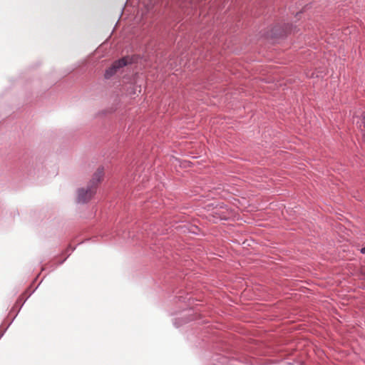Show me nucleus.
Instances as JSON below:
<instances>
[{
  "label": "nucleus",
  "mask_w": 365,
  "mask_h": 365,
  "mask_svg": "<svg viewBox=\"0 0 365 365\" xmlns=\"http://www.w3.org/2000/svg\"><path fill=\"white\" fill-rule=\"evenodd\" d=\"M103 175V168H98L88 184L76 190V202L78 204L88 203L96 194L98 183Z\"/></svg>",
  "instance_id": "1"
},
{
  "label": "nucleus",
  "mask_w": 365,
  "mask_h": 365,
  "mask_svg": "<svg viewBox=\"0 0 365 365\" xmlns=\"http://www.w3.org/2000/svg\"><path fill=\"white\" fill-rule=\"evenodd\" d=\"M43 165L40 160L36 158L24 159L19 166V173L22 177L31 178L36 177L42 169Z\"/></svg>",
  "instance_id": "2"
},
{
  "label": "nucleus",
  "mask_w": 365,
  "mask_h": 365,
  "mask_svg": "<svg viewBox=\"0 0 365 365\" xmlns=\"http://www.w3.org/2000/svg\"><path fill=\"white\" fill-rule=\"evenodd\" d=\"M294 26L292 24H277L270 31L269 36L272 39L278 40L284 38L288 34L292 32Z\"/></svg>",
  "instance_id": "3"
},
{
  "label": "nucleus",
  "mask_w": 365,
  "mask_h": 365,
  "mask_svg": "<svg viewBox=\"0 0 365 365\" xmlns=\"http://www.w3.org/2000/svg\"><path fill=\"white\" fill-rule=\"evenodd\" d=\"M128 64L125 57L121 58L114 61L110 66L106 69L104 77L106 79L112 78L120 68Z\"/></svg>",
  "instance_id": "4"
},
{
  "label": "nucleus",
  "mask_w": 365,
  "mask_h": 365,
  "mask_svg": "<svg viewBox=\"0 0 365 365\" xmlns=\"http://www.w3.org/2000/svg\"><path fill=\"white\" fill-rule=\"evenodd\" d=\"M191 312V309L185 310L182 317L175 319L173 325L176 328H179L182 324L194 320L195 317L192 316Z\"/></svg>",
  "instance_id": "5"
},
{
  "label": "nucleus",
  "mask_w": 365,
  "mask_h": 365,
  "mask_svg": "<svg viewBox=\"0 0 365 365\" xmlns=\"http://www.w3.org/2000/svg\"><path fill=\"white\" fill-rule=\"evenodd\" d=\"M76 247H72L71 246H68V247L66 249V250L63 254H66V256L59 262L56 263V265L52 264L53 269H55L57 266L62 264L66 259L69 257L71 253L75 250Z\"/></svg>",
  "instance_id": "6"
},
{
  "label": "nucleus",
  "mask_w": 365,
  "mask_h": 365,
  "mask_svg": "<svg viewBox=\"0 0 365 365\" xmlns=\"http://www.w3.org/2000/svg\"><path fill=\"white\" fill-rule=\"evenodd\" d=\"M34 292V291L28 296L26 297L24 299H22V297H20L15 305L14 306L13 309H16V307H19L18 308V310H17V312H19L20 309L22 308V307L24 306V303L26 302V301L28 299V298L31 296V294Z\"/></svg>",
  "instance_id": "7"
},
{
  "label": "nucleus",
  "mask_w": 365,
  "mask_h": 365,
  "mask_svg": "<svg viewBox=\"0 0 365 365\" xmlns=\"http://www.w3.org/2000/svg\"><path fill=\"white\" fill-rule=\"evenodd\" d=\"M362 134L363 140L365 143V115H363L361 124L359 125Z\"/></svg>",
  "instance_id": "8"
},
{
  "label": "nucleus",
  "mask_w": 365,
  "mask_h": 365,
  "mask_svg": "<svg viewBox=\"0 0 365 365\" xmlns=\"http://www.w3.org/2000/svg\"><path fill=\"white\" fill-rule=\"evenodd\" d=\"M360 252L361 254H365V247H362L361 250H360Z\"/></svg>",
  "instance_id": "9"
},
{
  "label": "nucleus",
  "mask_w": 365,
  "mask_h": 365,
  "mask_svg": "<svg viewBox=\"0 0 365 365\" xmlns=\"http://www.w3.org/2000/svg\"><path fill=\"white\" fill-rule=\"evenodd\" d=\"M18 313H19V312H17V313H16V314H15V316H14L13 319H11V322H10V324H12V322H14V319H15V318H16V316H17V315H18Z\"/></svg>",
  "instance_id": "10"
},
{
  "label": "nucleus",
  "mask_w": 365,
  "mask_h": 365,
  "mask_svg": "<svg viewBox=\"0 0 365 365\" xmlns=\"http://www.w3.org/2000/svg\"><path fill=\"white\" fill-rule=\"evenodd\" d=\"M18 313H19V312H17V313H16V314H15V316H14L13 319H11V322H10V324H12V322H14V319H15V318H16V316H17V315H18Z\"/></svg>",
  "instance_id": "11"
},
{
  "label": "nucleus",
  "mask_w": 365,
  "mask_h": 365,
  "mask_svg": "<svg viewBox=\"0 0 365 365\" xmlns=\"http://www.w3.org/2000/svg\"><path fill=\"white\" fill-rule=\"evenodd\" d=\"M18 313H19V312H17V313H16V314H15V316H14L13 319H11V322H10V324H12V322H14V319H15V318H16V316H17V315H18Z\"/></svg>",
  "instance_id": "12"
},
{
  "label": "nucleus",
  "mask_w": 365,
  "mask_h": 365,
  "mask_svg": "<svg viewBox=\"0 0 365 365\" xmlns=\"http://www.w3.org/2000/svg\"><path fill=\"white\" fill-rule=\"evenodd\" d=\"M18 313H19V312H17V313H16V314H15V316H14L13 319H11V322H10V324H12V322H14V319H15V318H16V316H17V315H18Z\"/></svg>",
  "instance_id": "13"
},
{
  "label": "nucleus",
  "mask_w": 365,
  "mask_h": 365,
  "mask_svg": "<svg viewBox=\"0 0 365 365\" xmlns=\"http://www.w3.org/2000/svg\"><path fill=\"white\" fill-rule=\"evenodd\" d=\"M18 313H19V312H17V313H16V314H15V316H14L13 319H11V322H10V324H12V322H14V319H15V318H16V316H17V315H18Z\"/></svg>",
  "instance_id": "14"
},
{
  "label": "nucleus",
  "mask_w": 365,
  "mask_h": 365,
  "mask_svg": "<svg viewBox=\"0 0 365 365\" xmlns=\"http://www.w3.org/2000/svg\"><path fill=\"white\" fill-rule=\"evenodd\" d=\"M18 313H19V312H17V313H16V314H15V316H14L13 319H11V322H10V324H12V322H14V319H15V318H16V316H17V315H18Z\"/></svg>",
  "instance_id": "15"
},
{
  "label": "nucleus",
  "mask_w": 365,
  "mask_h": 365,
  "mask_svg": "<svg viewBox=\"0 0 365 365\" xmlns=\"http://www.w3.org/2000/svg\"><path fill=\"white\" fill-rule=\"evenodd\" d=\"M18 313H19V312H17V313H16V314H15V316H14L13 319H11V322H10V324H12V322H14V319H15V318H16V316H17V315H18Z\"/></svg>",
  "instance_id": "16"
},
{
  "label": "nucleus",
  "mask_w": 365,
  "mask_h": 365,
  "mask_svg": "<svg viewBox=\"0 0 365 365\" xmlns=\"http://www.w3.org/2000/svg\"><path fill=\"white\" fill-rule=\"evenodd\" d=\"M10 327V324L7 325V327H6V329H4L3 331H4V332H5V331H6V329H8V327Z\"/></svg>",
  "instance_id": "17"
},
{
  "label": "nucleus",
  "mask_w": 365,
  "mask_h": 365,
  "mask_svg": "<svg viewBox=\"0 0 365 365\" xmlns=\"http://www.w3.org/2000/svg\"><path fill=\"white\" fill-rule=\"evenodd\" d=\"M10 327V324L7 325V327H6V329H4L3 331H4V332H5V331H6V329H8V327Z\"/></svg>",
  "instance_id": "18"
},
{
  "label": "nucleus",
  "mask_w": 365,
  "mask_h": 365,
  "mask_svg": "<svg viewBox=\"0 0 365 365\" xmlns=\"http://www.w3.org/2000/svg\"><path fill=\"white\" fill-rule=\"evenodd\" d=\"M10 327V324L7 325V327H6V329H4L3 331H4V332H5V331H6V329H8V327Z\"/></svg>",
  "instance_id": "19"
}]
</instances>
